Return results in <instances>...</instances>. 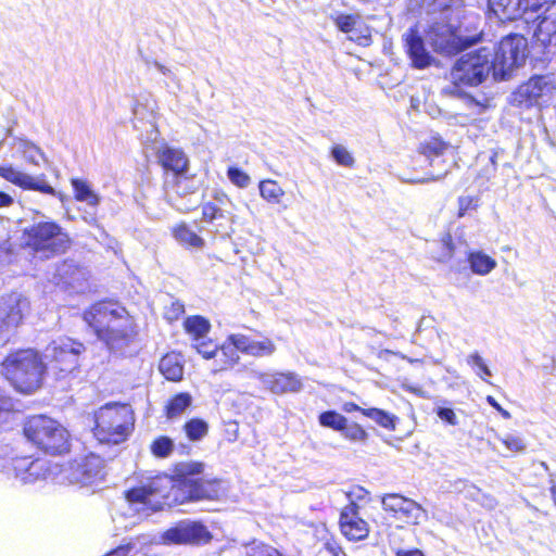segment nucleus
<instances>
[{"instance_id":"21","label":"nucleus","mask_w":556,"mask_h":556,"mask_svg":"<svg viewBox=\"0 0 556 556\" xmlns=\"http://www.w3.org/2000/svg\"><path fill=\"white\" fill-rule=\"evenodd\" d=\"M229 340L233 342L241 353L253 357H269L277 350L274 341L267 337L255 339L242 333H233L229 336Z\"/></svg>"},{"instance_id":"4","label":"nucleus","mask_w":556,"mask_h":556,"mask_svg":"<svg viewBox=\"0 0 556 556\" xmlns=\"http://www.w3.org/2000/svg\"><path fill=\"white\" fill-rule=\"evenodd\" d=\"M93 434L101 443L119 444L126 440L134 425V414L129 405L106 404L94 415Z\"/></svg>"},{"instance_id":"38","label":"nucleus","mask_w":556,"mask_h":556,"mask_svg":"<svg viewBox=\"0 0 556 556\" xmlns=\"http://www.w3.org/2000/svg\"><path fill=\"white\" fill-rule=\"evenodd\" d=\"M319 422L324 427L342 431L343 429H345L348 419L343 415L334 410H327L319 415Z\"/></svg>"},{"instance_id":"53","label":"nucleus","mask_w":556,"mask_h":556,"mask_svg":"<svg viewBox=\"0 0 556 556\" xmlns=\"http://www.w3.org/2000/svg\"><path fill=\"white\" fill-rule=\"evenodd\" d=\"M437 414L443 421L447 422L448 425H458V419L452 408L439 407Z\"/></svg>"},{"instance_id":"35","label":"nucleus","mask_w":556,"mask_h":556,"mask_svg":"<svg viewBox=\"0 0 556 556\" xmlns=\"http://www.w3.org/2000/svg\"><path fill=\"white\" fill-rule=\"evenodd\" d=\"M72 186L75 191V199L77 201L86 202L89 206L96 207L100 203V198L90 188L88 182L81 179H73Z\"/></svg>"},{"instance_id":"39","label":"nucleus","mask_w":556,"mask_h":556,"mask_svg":"<svg viewBox=\"0 0 556 556\" xmlns=\"http://www.w3.org/2000/svg\"><path fill=\"white\" fill-rule=\"evenodd\" d=\"M363 415L386 429H394V416L379 408L363 409Z\"/></svg>"},{"instance_id":"15","label":"nucleus","mask_w":556,"mask_h":556,"mask_svg":"<svg viewBox=\"0 0 556 556\" xmlns=\"http://www.w3.org/2000/svg\"><path fill=\"white\" fill-rule=\"evenodd\" d=\"M212 540V534L203 523L184 520L162 534L165 544L203 545Z\"/></svg>"},{"instance_id":"23","label":"nucleus","mask_w":556,"mask_h":556,"mask_svg":"<svg viewBox=\"0 0 556 556\" xmlns=\"http://www.w3.org/2000/svg\"><path fill=\"white\" fill-rule=\"evenodd\" d=\"M404 47L412 64L416 68H425L431 64L432 56L427 51L422 37L417 29L409 28L403 34Z\"/></svg>"},{"instance_id":"7","label":"nucleus","mask_w":556,"mask_h":556,"mask_svg":"<svg viewBox=\"0 0 556 556\" xmlns=\"http://www.w3.org/2000/svg\"><path fill=\"white\" fill-rule=\"evenodd\" d=\"M490 49L492 50L494 79L506 80L515 68L523 65L528 41L523 36L514 34L504 37L497 48Z\"/></svg>"},{"instance_id":"19","label":"nucleus","mask_w":556,"mask_h":556,"mask_svg":"<svg viewBox=\"0 0 556 556\" xmlns=\"http://www.w3.org/2000/svg\"><path fill=\"white\" fill-rule=\"evenodd\" d=\"M359 507L352 502L340 515V528L344 536L351 541H361L369 533L368 523L359 517Z\"/></svg>"},{"instance_id":"2","label":"nucleus","mask_w":556,"mask_h":556,"mask_svg":"<svg viewBox=\"0 0 556 556\" xmlns=\"http://www.w3.org/2000/svg\"><path fill=\"white\" fill-rule=\"evenodd\" d=\"M22 244L35 257L50 260L65 253L71 247V239L58 223L47 219L25 227Z\"/></svg>"},{"instance_id":"60","label":"nucleus","mask_w":556,"mask_h":556,"mask_svg":"<svg viewBox=\"0 0 556 556\" xmlns=\"http://www.w3.org/2000/svg\"><path fill=\"white\" fill-rule=\"evenodd\" d=\"M486 402L493 408H495L502 415L503 418L509 419L511 417L510 413L508 410L504 409L493 396L488 395L486 396Z\"/></svg>"},{"instance_id":"64","label":"nucleus","mask_w":556,"mask_h":556,"mask_svg":"<svg viewBox=\"0 0 556 556\" xmlns=\"http://www.w3.org/2000/svg\"><path fill=\"white\" fill-rule=\"evenodd\" d=\"M397 556H425L419 549L400 551Z\"/></svg>"},{"instance_id":"3","label":"nucleus","mask_w":556,"mask_h":556,"mask_svg":"<svg viewBox=\"0 0 556 556\" xmlns=\"http://www.w3.org/2000/svg\"><path fill=\"white\" fill-rule=\"evenodd\" d=\"M45 368L39 354L31 349L11 353L2 364L5 378L23 393H31L40 387Z\"/></svg>"},{"instance_id":"56","label":"nucleus","mask_w":556,"mask_h":556,"mask_svg":"<svg viewBox=\"0 0 556 556\" xmlns=\"http://www.w3.org/2000/svg\"><path fill=\"white\" fill-rule=\"evenodd\" d=\"M154 66L157 68L160 73L169 78L178 88H180V80L170 68L164 66L159 62H155Z\"/></svg>"},{"instance_id":"36","label":"nucleus","mask_w":556,"mask_h":556,"mask_svg":"<svg viewBox=\"0 0 556 556\" xmlns=\"http://www.w3.org/2000/svg\"><path fill=\"white\" fill-rule=\"evenodd\" d=\"M174 236L179 243L186 247L200 249L204 245V240L185 224L174 229Z\"/></svg>"},{"instance_id":"26","label":"nucleus","mask_w":556,"mask_h":556,"mask_svg":"<svg viewBox=\"0 0 556 556\" xmlns=\"http://www.w3.org/2000/svg\"><path fill=\"white\" fill-rule=\"evenodd\" d=\"M157 159L164 169L173 172V176L187 172L189 161L179 149L165 147L159 151Z\"/></svg>"},{"instance_id":"61","label":"nucleus","mask_w":556,"mask_h":556,"mask_svg":"<svg viewBox=\"0 0 556 556\" xmlns=\"http://www.w3.org/2000/svg\"><path fill=\"white\" fill-rule=\"evenodd\" d=\"M252 556H282L276 548L264 545Z\"/></svg>"},{"instance_id":"49","label":"nucleus","mask_w":556,"mask_h":556,"mask_svg":"<svg viewBox=\"0 0 556 556\" xmlns=\"http://www.w3.org/2000/svg\"><path fill=\"white\" fill-rule=\"evenodd\" d=\"M357 22V16L340 14L334 18L336 26L343 33H352Z\"/></svg>"},{"instance_id":"6","label":"nucleus","mask_w":556,"mask_h":556,"mask_svg":"<svg viewBox=\"0 0 556 556\" xmlns=\"http://www.w3.org/2000/svg\"><path fill=\"white\" fill-rule=\"evenodd\" d=\"M26 438L50 454H62L68 450L67 430L52 418L33 416L24 427Z\"/></svg>"},{"instance_id":"12","label":"nucleus","mask_w":556,"mask_h":556,"mask_svg":"<svg viewBox=\"0 0 556 556\" xmlns=\"http://www.w3.org/2000/svg\"><path fill=\"white\" fill-rule=\"evenodd\" d=\"M29 303L20 293L0 298V339L9 338L22 324Z\"/></svg>"},{"instance_id":"37","label":"nucleus","mask_w":556,"mask_h":556,"mask_svg":"<svg viewBox=\"0 0 556 556\" xmlns=\"http://www.w3.org/2000/svg\"><path fill=\"white\" fill-rule=\"evenodd\" d=\"M192 399L188 393H179L174 396L166 406V416L169 419L179 417L190 405Z\"/></svg>"},{"instance_id":"52","label":"nucleus","mask_w":556,"mask_h":556,"mask_svg":"<svg viewBox=\"0 0 556 556\" xmlns=\"http://www.w3.org/2000/svg\"><path fill=\"white\" fill-rule=\"evenodd\" d=\"M223 212L215 204L206 203L202 207V219L212 223L216 218L223 217Z\"/></svg>"},{"instance_id":"47","label":"nucleus","mask_w":556,"mask_h":556,"mask_svg":"<svg viewBox=\"0 0 556 556\" xmlns=\"http://www.w3.org/2000/svg\"><path fill=\"white\" fill-rule=\"evenodd\" d=\"M193 348L203 356V358L211 359L216 357L218 346L211 340L202 339L194 342Z\"/></svg>"},{"instance_id":"18","label":"nucleus","mask_w":556,"mask_h":556,"mask_svg":"<svg viewBox=\"0 0 556 556\" xmlns=\"http://www.w3.org/2000/svg\"><path fill=\"white\" fill-rule=\"evenodd\" d=\"M170 481L167 478H157L149 482V484L134 488L126 492V500L131 506H135L136 510H143L150 508L156 510L161 508L162 502L157 497H165V494L161 491L162 482Z\"/></svg>"},{"instance_id":"59","label":"nucleus","mask_w":556,"mask_h":556,"mask_svg":"<svg viewBox=\"0 0 556 556\" xmlns=\"http://www.w3.org/2000/svg\"><path fill=\"white\" fill-rule=\"evenodd\" d=\"M459 204V216H464L465 213L470 210L473 205V199L471 197H460L458 199Z\"/></svg>"},{"instance_id":"34","label":"nucleus","mask_w":556,"mask_h":556,"mask_svg":"<svg viewBox=\"0 0 556 556\" xmlns=\"http://www.w3.org/2000/svg\"><path fill=\"white\" fill-rule=\"evenodd\" d=\"M258 189L260 195L270 204H280L285 195L283 189L271 179L260 181Z\"/></svg>"},{"instance_id":"45","label":"nucleus","mask_w":556,"mask_h":556,"mask_svg":"<svg viewBox=\"0 0 556 556\" xmlns=\"http://www.w3.org/2000/svg\"><path fill=\"white\" fill-rule=\"evenodd\" d=\"M227 177L231 184L241 189L247 188L251 182L250 176L245 172L235 166H230L227 169Z\"/></svg>"},{"instance_id":"62","label":"nucleus","mask_w":556,"mask_h":556,"mask_svg":"<svg viewBox=\"0 0 556 556\" xmlns=\"http://www.w3.org/2000/svg\"><path fill=\"white\" fill-rule=\"evenodd\" d=\"M13 204V198L5 193L0 191V207H8Z\"/></svg>"},{"instance_id":"20","label":"nucleus","mask_w":556,"mask_h":556,"mask_svg":"<svg viewBox=\"0 0 556 556\" xmlns=\"http://www.w3.org/2000/svg\"><path fill=\"white\" fill-rule=\"evenodd\" d=\"M255 377L274 394L299 392L303 387L301 379L294 372H256Z\"/></svg>"},{"instance_id":"42","label":"nucleus","mask_w":556,"mask_h":556,"mask_svg":"<svg viewBox=\"0 0 556 556\" xmlns=\"http://www.w3.org/2000/svg\"><path fill=\"white\" fill-rule=\"evenodd\" d=\"M467 364L471 366L476 374L484 381H486L485 377L492 376L490 368L478 352H473L468 355Z\"/></svg>"},{"instance_id":"13","label":"nucleus","mask_w":556,"mask_h":556,"mask_svg":"<svg viewBox=\"0 0 556 556\" xmlns=\"http://www.w3.org/2000/svg\"><path fill=\"white\" fill-rule=\"evenodd\" d=\"M63 475L70 484L85 486L98 483L104 478L103 460L91 454L71 463Z\"/></svg>"},{"instance_id":"33","label":"nucleus","mask_w":556,"mask_h":556,"mask_svg":"<svg viewBox=\"0 0 556 556\" xmlns=\"http://www.w3.org/2000/svg\"><path fill=\"white\" fill-rule=\"evenodd\" d=\"M184 327L186 332L192 336L193 341L197 342L206 338L211 325L208 320L202 316H191L185 320Z\"/></svg>"},{"instance_id":"27","label":"nucleus","mask_w":556,"mask_h":556,"mask_svg":"<svg viewBox=\"0 0 556 556\" xmlns=\"http://www.w3.org/2000/svg\"><path fill=\"white\" fill-rule=\"evenodd\" d=\"M197 190L193 178L179 174L173 176V181H165V197L170 204H175L177 198L194 193Z\"/></svg>"},{"instance_id":"10","label":"nucleus","mask_w":556,"mask_h":556,"mask_svg":"<svg viewBox=\"0 0 556 556\" xmlns=\"http://www.w3.org/2000/svg\"><path fill=\"white\" fill-rule=\"evenodd\" d=\"M553 0H489V8L502 22L523 18L531 23L533 14Z\"/></svg>"},{"instance_id":"14","label":"nucleus","mask_w":556,"mask_h":556,"mask_svg":"<svg viewBox=\"0 0 556 556\" xmlns=\"http://www.w3.org/2000/svg\"><path fill=\"white\" fill-rule=\"evenodd\" d=\"M89 271L73 260H65L55 266L51 282L61 289L80 293L85 292L89 285Z\"/></svg>"},{"instance_id":"22","label":"nucleus","mask_w":556,"mask_h":556,"mask_svg":"<svg viewBox=\"0 0 556 556\" xmlns=\"http://www.w3.org/2000/svg\"><path fill=\"white\" fill-rule=\"evenodd\" d=\"M0 175L8 181L28 190L54 195L56 192L45 179V175L31 176L13 167H1Z\"/></svg>"},{"instance_id":"63","label":"nucleus","mask_w":556,"mask_h":556,"mask_svg":"<svg viewBox=\"0 0 556 556\" xmlns=\"http://www.w3.org/2000/svg\"><path fill=\"white\" fill-rule=\"evenodd\" d=\"M326 548H327V551H329V553H331L333 556H345V554L343 553V551L341 549V547H340V546H337L336 544L327 543V544H326Z\"/></svg>"},{"instance_id":"29","label":"nucleus","mask_w":556,"mask_h":556,"mask_svg":"<svg viewBox=\"0 0 556 556\" xmlns=\"http://www.w3.org/2000/svg\"><path fill=\"white\" fill-rule=\"evenodd\" d=\"M238 352L240 351L228 337L224 344L220 348H217V354L215 357L217 365L213 370L217 372L238 364L240 359Z\"/></svg>"},{"instance_id":"50","label":"nucleus","mask_w":556,"mask_h":556,"mask_svg":"<svg viewBox=\"0 0 556 556\" xmlns=\"http://www.w3.org/2000/svg\"><path fill=\"white\" fill-rule=\"evenodd\" d=\"M463 98H464L465 104L468 108L473 109V112L476 114H482L484 112V110L489 106V99H486L484 97L481 100H479L472 96L465 94Z\"/></svg>"},{"instance_id":"54","label":"nucleus","mask_w":556,"mask_h":556,"mask_svg":"<svg viewBox=\"0 0 556 556\" xmlns=\"http://www.w3.org/2000/svg\"><path fill=\"white\" fill-rule=\"evenodd\" d=\"M446 174H447V170H445L442 174L430 173V174H428L425 177L402 178V180L405 181V182H410V184H426V182H429V181L439 180V179L443 178Z\"/></svg>"},{"instance_id":"43","label":"nucleus","mask_w":556,"mask_h":556,"mask_svg":"<svg viewBox=\"0 0 556 556\" xmlns=\"http://www.w3.org/2000/svg\"><path fill=\"white\" fill-rule=\"evenodd\" d=\"M174 448V442L168 437H160L151 444V452L156 457H167Z\"/></svg>"},{"instance_id":"30","label":"nucleus","mask_w":556,"mask_h":556,"mask_svg":"<svg viewBox=\"0 0 556 556\" xmlns=\"http://www.w3.org/2000/svg\"><path fill=\"white\" fill-rule=\"evenodd\" d=\"M162 375L170 381H179L184 376V366L178 354L170 353L163 356L159 365Z\"/></svg>"},{"instance_id":"17","label":"nucleus","mask_w":556,"mask_h":556,"mask_svg":"<svg viewBox=\"0 0 556 556\" xmlns=\"http://www.w3.org/2000/svg\"><path fill=\"white\" fill-rule=\"evenodd\" d=\"M381 504L386 511L408 523L419 525L427 518V511L418 503L396 493L384 495Z\"/></svg>"},{"instance_id":"9","label":"nucleus","mask_w":556,"mask_h":556,"mask_svg":"<svg viewBox=\"0 0 556 556\" xmlns=\"http://www.w3.org/2000/svg\"><path fill=\"white\" fill-rule=\"evenodd\" d=\"M427 37L440 53L456 54L468 46L467 39L459 34V20L431 15Z\"/></svg>"},{"instance_id":"48","label":"nucleus","mask_w":556,"mask_h":556,"mask_svg":"<svg viewBox=\"0 0 556 556\" xmlns=\"http://www.w3.org/2000/svg\"><path fill=\"white\" fill-rule=\"evenodd\" d=\"M342 432L346 439L354 442H363L367 439V432L357 424L346 425Z\"/></svg>"},{"instance_id":"11","label":"nucleus","mask_w":556,"mask_h":556,"mask_svg":"<svg viewBox=\"0 0 556 556\" xmlns=\"http://www.w3.org/2000/svg\"><path fill=\"white\" fill-rule=\"evenodd\" d=\"M555 87L552 80L546 76H535L522 84L509 97V102L514 106L530 108L542 105L547 102Z\"/></svg>"},{"instance_id":"5","label":"nucleus","mask_w":556,"mask_h":556,"mask_svg":"<svg viewBox=\"0 0 556 556\" xmlns=\"http://www.w3.org/2000/svg\"><path fill=\"white\" fill-rule=\"evenodd\" d=\"M494 75L492 63V50L489 47H482L476 51L464 54L453 66L451 78L453 86L448 92L459 93V86H478L485 80L490 73Z\"/></svg>"},{"instance_id":"24","label":"nucleus","mask_w":556,"mask_h":556,"mask_svg":"<svg viewBox=\"0 0 556 556\" xmlns=\"http://www.w3.org/2000/svg\"><path fill=\"white\" fill-rule=\"evenodd\" d=\"M15 477L23 483H33L45 477V463L40 459L20 457L13 460Z\"/></svg>"},{"instance_id":"31","label":"nucleus","mask_w":556,"mask_h":556,"mask_svg":"<svg viewBox=\"0 0 556 556\" xmlns=\"http://www.w3.org/2000/svg\"><path fill=\"white\" fill-rule=\"evenodd\" d=\"M467 260L472 273L480 276L490 274L497 265L493 257L482 251L469 252Z\"/></svg>"},{"instance_id":"40","label":"nucleus","mask_w":556,"mask_h":556,"mask_svg":"<svg viewBox=\"0 0 556 556\" xmlns=\"http://www.w3.org/2000/svg\"><path fill=\"white\" fill-rule=\"evenodd\" d=\"M207 430V424L204 420L198 418H193L185 425L186 434L191 441L201 440L206 435Z\"/></svg>"},{"instance_id":"8","label":"nucleus","mask_w":556,"mask_h":556,"mask_svg":"<svg viewBox=\"0 0 556 556\" xmlns=\"http://www.w3.org/2000/svg\"><path fill=\"white\" fill-rule=\"evenodd\" d=\"M85 352L81 342L71 338H59L46 349L49 369L58 379L66 378L79 367V356Z\"/></svg>"},{"instance_id":"41","label":"nucleus","mask_w":556,"mask_h":556,"mask_svg":"<svg viewBox=\"0 0 556 556\" xmlns=\"http://www.w3.org/2000/svg\"><path fill=\"white\" fill-rule=\"evenodd\" d=\"M203 464L201 463H181L176 467V476L182 479L184 485H188L190 479H195L194 476L201 473Z\"/></svg>"},{"instance_id":"57","label":"nucleus","mask_w":556,"mask_h":556,"mask_svg":"<svg viewBox=\"0 0 556 556\" xmlns=\"http://www.w3.org/2000/svg\"><path fill=\"white\" fill-rule=\"evenodd\" d=\"M377 356H378V358L383 359V361H390V357H391V356H400L401 358H403V359H407V361H408V362H410V363L418 362V359H412V358H408V357H406L405 355H403V354H401V353L393 352V351L388 350V349L380 350V351L377 353Z\"/></svg>"},{"instance_id":"44","label":"nucleus","mask_w":556,"mask_h":556,"mask_svg":"<svg viewBox=\"0 0 556 556\" xmlns=\"http://www.w3.org/2000/svg\"><path fill=\"white\" fill-rule=\"evenodd\" d=\"M331 156L341 166L352 167L355 163L351 152L341 144H336L332 147Z\"/></svg>"},{"instance_id":"1","label":"nucleus","mask_w":556,"mask_h":556,"mask_svg":"<svg viewBox=\"0 0 556 556\" xmlns=\"http://www.w3.org/2000/svg\"><path fill=\"white\" fill-rule=\"evenodd\" d=\"M84 320L97 337L115 352L123 353L137 337V325L125 307L114 302H99L84 313Z\"/></svg>"},{"instance_id":"58","label":"nucleus","mask_w":556,"mask_h":556,"mask_svg":"<svg viewBox=\"0 0 556 556\" xmlns=\"http://www.w3.org/2000/svg\"><path fill=\"white\" fill-rule=\"evenodd\" d=\"M444 150V144L441 143V142H434L430 146L427 147V152L426 153H429L430 154H434V159L431 160V165L434 163V162H440V159L439 156L441 155L442 151Z\"/></svg>"},{"instance_id":"25","label":"nucleus","mask_w":556,"mask_h":556,"mask_svg":"<svg viewBox=\"0 0 556 556\" xmlns=\"http://www.w3.org/2000/svg\"><path fill=\"white\" fill-rule=\"evenodd\" d=\"M192 501L216 500L220 495V483L218 480L190 479L185 486Z\"/></svg>"},{"instance_id":"46","label":"nucleus","mask_w":556,"mask_h":556,"mask_svg":"<svg viewBox=\"0 0 556 556\" xmlns=\"http://www.w3.org/2000/svg\"><path fill=\"white\" fill-rule=\"evenodd\" d=\"M23 154L27 162H29L36 166L40 165V161H43V162L46 161V157H45V154L42 153V151L38 147H36L35 144H33L30 142L23 143Z\"/></svg>"},{"instance_id":"32","label":"nucleus","mask_w":556,"mask_h":556,"mask_svg":"<svg viewBox=\"0 0 556 556\" xmlns=\"http://www.w3.org/2000/svg\"><path fill=\"white\" fill-rule=\"evenodd\" d=\"M149 540L147 536H138L130 539L127 543L122 544L116 549L109 553L106 556H137L149 551Z\"/></svg>"},{"instance_id":"51","label":"nucleus","mask_w":556,"mask_h":556,"mask_svg":"<svg viewBox=\"0 0 556 556\" xmlns=\"http://www.w3.org/2000/svg\"><path fill=\"white\" fill-rule=\"evenodd\" d=\"M503 444L511 452H522L526 448V444L522 438L508 434L502 439Z\"/></svg>"},{"instance_id":"28","label":"nucleus","mask_w":556,"mask_h":556,"mask_svg":"<svg viewBox=\"0 0 556 556\" xmlns=\"http://www.w3.org/2000/svg\"><path fill=\"white\" fill-rule=\"evenodd\" d=\"M463 5V0H432L429 5V13L444 20H459Z\"/></svg>"},{"instance_id":"16","label":"nucleus","mask_w":556,"mask_h":556,"mask_svg":"<svg viewBox=\"0 0 556 556\" xmlns=\"http://www.w3.org/2000/svg\"><path fill=\"white\" fill-rule=\"evenodd\" d=\"M552 3L546 4L538 13L533 14L531 22L535 24L533 38L535 43L541 46L545 53L556 54V10H553Z\"/></svg>"},{"instance_id":"55","label":"nucleus","mask_w":556,"mask_h":556,"mask_svg":"<svg viewBox=\"0 0 556 556\" xmlns=\"http://www.w3.org/2000/svg\"><path fill=\"white\" fill-rule=\"evenodd\" d=\"M184 313H185L184 304L180 302H173L172 306L167 311L166 315H167L168 319L173 320V319H178L179 316H181Z\"/></svg>"}]
</instances>
